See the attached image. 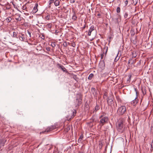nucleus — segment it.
<instances>
[{
  "instance_id": "13d9d810",
  "label": "nucleus",
  "mask_w": 153,
  "mask_h": 153,
  "mask_svg": "<svg viewBox=\"0 0 153 153\" xmlns=\"http://www.w3.org/2000/svg\"><path fill=\"white\" fill-rule=\"evenodd\" d=\"M103 56V54H102L101 55V58H102Z\"/></svg>"
},
{
  "instance_id": "9b49d317",
  "label": "nucleus",
  "mask_w": 153,
  "mask_h": 153,
  "mask_svg": "<svg viewBox=\"0 0 153 153\" xmlns=\"http://www.w3.org/2000/svg\"><path fill=\"white\" fill-rule=\"evenodd\" d=\"M61 0H55L54 1V4L55 6L57 7L59 6L60 5V1Z\"/></svg>"
},
{
  "instance_id": "aec40b11",
  "label": "nucleus",
  "mask_w": 153,
  "mask_h": 153,
  "mask_svg": "<svg viewBox=\"0 0 153 153\" xmlns=\"http://www.w3.org/2000/svg\"><path fill=\"white\" fill-rule=\"evenodd\" d=\"M106 115V114L105 112H102L100 116L99 117V118H101V117H106L105 116Z\"/></svg>"
},
{
  "instance_id": "37998d69",
  "label": "nucleus",
  "mask_w": 153,
  "mask_h": 153,
  "mask_svg": "<svg viewBox=\"0 0 153 153\" xmlns=\"http://www.w3.org/2000/svg\"><path fill=\"white\" fill-rule=\"evenodd\" d=\"M46 49L47 51H49L50 50V48L49 47L46 48Z\"/></svg>"
},
{
  "instance_id": "c85d7f7f",
  "label": "nucleus",
  "mask_w": 153,
  "mask_h": 153,
  "mask_svg": "<svg viewBox=\"0 0 153 153\" xmlns=\"http://www.w3.org/2000/svg\"><path fill=\"white\" fill-rule=\"evenodd\" d=\"M77 17L74 14V15L72 16V19L74 20H76L77 19Z\"/></svg>"
},
{
  "instance_id": "c03bdc74",
  "label": "nucleus",
  "mask_w": 153,
  "mask_h": 153,
  "mask_svg": "<svg viewBox=\"0 0 153 153\" xmlns=\"http://www.w3.org/2000/svg\"><path fill=\"white\" fill-rule=\"evenodd\" d=\"M41 38L42 39H45V36H44L43 35H42V36L41 37Z\"/></svg>"
},
{
  "instance_id": "4d7b16f0",
  "label": "nucleus",
  "mask_w": 153,
  "mask_h": 153,
  "mask_svg": "<svg viewBox=\"0 0 153 153\" xmlns=\"http://www.w3.org/2000/svg\"><path fill=\"white\" fill-rule=\"evenodd\" d=\"M151 148L152 149H151V151L152 150L153 151V146L152 147V145H151Z\"/></svg>"
},
{
  "instance_id": "a878e982",
  "label": "nucleus",
  "mask_w": 153,
  "mask_h": 153,
  "mask_svg": "<svg viewBox=\"0 0 153 153\" xmlns=\"http://www.w3.org/2000/svg\"><path fill=\"white\" fill-rule=\"evenodd\" d=\"M73 78L76 81H77L78 80V78L77 77V76L76 75H74L73 76Z\"/></svg>"
},
{
  "instance_id": "393cba45",
  "label": "nucleus",
  "mask_w": 153,
  "mask_h": 153,
  "mask_svg": "<svg viewBox=\"0 0 153 153\" xmlns=\"http://www.w3.org/2000/svg\"><path fill=\"white\" fill-rule=\"evenodd\" d=\"M99 109V106L97 105L95 107L94 111H95L96 112Z\"/></svg>"
},
{
  "instance_id": "f257e3e1",
  "label": "nucleus",
  "mask_w": 153,
  "mask_h": 153,
  "mask_svg": "<svg viewBox=\"0 0 153 153\" xmlns=\"http://www.w3.org/2000/svg\"><path fill=\"white\" fill-rule=\"evenodd\" d=\"M126 112V108L124 105L119 107L117 111V114L119 116L123 115Z\"/></svg>"
},
{
  "instance_id": "c9c22d12",
  "label": "nucleus",
  "mask_w": 153,
  "mask_h": 153,
  "mask_svg": "<svg viewBox=\"0 0 153 153\" xmlns=\"http://www.w3.org/2000/svg\"><path fill=\"white\" fill-rule=\"evenodd\" d=\"M128 14L127 13H125L124 14V18L125 19L126 18L128 17Z\"/></svg>"
},
{
  "instance_id": "a211bd4d",
  "label": "nucleus",
  "mask_w": 153,
  "mask_h": 153,
  "mask_svg": "<svg viewBox=\"0 0 153 153\" xmlns=\"http://www.w3.org/2000/svg\"><path fill=\"white\" fill-rule=\"evenodd\" d=\"M94 25H92L90 27L89 30V31L91 33L92 31L94 30Z\"/></svg>"
},
{
  "instance_id": "7ed1b4c3",
  "label": "nucleus",
  "mask_w": 153,
  "mask_h": 153,
  "mask_svg": "<svg viewBox=\"0 0 153 153\" xmlns=\"http://www.w3.org/2000/svg\"><path fill=\"white\" fill-rule=\"evenodd\" d=\"M56 127V126H55V125H51L50 126L47 128L45 131L40 132V134H45L46 133L50 132L55 129Z\"/></svg>"
},
{
  "instance_id": "0eeeda50",
  "label": "nucleus",
  "mask_w": 153,
  "mask_h": 153,
  "mask_svg": "<svg viewBox=\"0 0 153 153\" xmlns=\"http://www.w3.org/2000/svg\"><path fill=\"white\" fill-rule=\"evenodd\" d=\"M91 93L94 95V96H97V91L95 88H91Z\"/></svg>"
},
{
  "instance_id": "2f4dec72",
  "label": "nucleus",
  "mask_w": 153,
  "mask_h": 153,
  "mask_svg": "<svg viewBox=\"0 0 153 153\" xmlns=\"http://www.w3.org/2000/svg\"><path fill=\"white\" fill-rule=\"evenodd\" d=\"M130 33L132 36H134L135 34V33L133 30H131Z\"/></svg>"
},
{
  "instance_id": "1a4fd4ad",
  "label": "nucleus",
  "mask_w": 153,
  "mask_h": 153,
  "mask_svg": "<svg viewBox=\"0 0 153 153\" xmlns=\"http://www.w3.org/2000/svg\"><path fill=\"white\" fill-rule=\"evenodd\" d=\"M117 130L120 131L122 132L123 130V125H116Z\"/></svg>"
},
{
  "instance_id": "052dcab7",
  "label": "nucleus",
  "mask_w": 153,
  "mask_h": 153,
  "mask_svg": "<svg viewBox=\"0 0 153 153\" xmlns=\"http://www.w3.org/2000/svg\"><path fill=\"white\" fill-rule=\"evenodd\" d=\"M117 0V1H119L120 2L121 1V0Z\"/></svg>"
},
{
  "instance_id": "69168bd1",
  "label": "nucleus",
  "mask_w": 153,
  "mask_h": 153,
  "mask_svg": "<svg viewBox=\"0 0 153 153\" xmlns=\"http://www.w3.org/2000/svg\"><path fill=\"white\" fill-rule=\"evenodd\" d=\"M16 44L15 43H13V44Z\"/></svg>"
},
{
  "instance_id": "338daca9",
  "label": "nucleus",
  "mask_w": 153,
  "mask_h": 153,
  "mask_svg": "<svg viewBox=\"0 0 153 153\" xmlns=\"http://www.w3.org/2000/svg\"><path fill=\"white\" fill-rule=\"evenodd\" d=\"M110 153H111V152Z\"/></svg>"
},
{
  "instance_id": "6ab92c4d",
  "label": "nucleus",
  "mask_w": 153,
  "mask_h": 153,
  "mask_svg": "<svg viewBox=\"0 0 153 153\" xmlns=\"http://www.w3.org/2000/svg\"><path fill=\"white\" fill-rule=\"evenodd\" d=\"M137 56L135 52L133 51L132 52V58L136 57Z\"/></svg>"
},
{
  "instance_id": "c756f323",
  "label": "nucleus",
  "mask_w": 153,
  "mask_h": 153,
  "mask_svg": "<svg viewBox=\"0 0 153 153\" xmlns=\"http://www.w3.org/2000/svg\"><path fill=\"white\" fill-rule=\"evenodd\" d=\"M70 129V126H68L67 128L66 129H65V131L66 132H68V131Z\"/></svg>"
},
{
  "instance_id": "5fc2aeb1",
  "label": "nucleus",
  "mask_w": 153,
  "mask_h": 153,
  "mask_svg": "<svg viewBox=\"0 0 153 153\" xmlns=\"http://www.w3.org/2000/svg\"><path fill=\"white\" fill-rule=\"evenodd\" d=\"M85 25H84V26L83 27V29H85Z\"/></svg>"
},
{
  "instance_id": "bb28decb",
  "label": "nucleus",
  "mask_w": 153,
  "mask_h": 153,
  "mask_svg": "<svg viewBox=\"0 0 153 153\" xmlns=\"http://www.w3.org/2000/svg\"><path fill=\"white\" fill-rule=\"evenodd\" d=\"M104 50L105 51V54L106 55V54L107 52L108 48L107 47L105 46L104 48Z\"/></svg>"
},
{
  "instance_id": "dca6fc26",
  "label": "nucleus",
  "mask_w": 153,
  "mask_h": 153,
  "mask_svg": "<svg viewBox=\"0 0 153 153\" xmlns=\"http://www.w3.org/2000/svg\"><path fill=\"white\" fill-rule=\"evenodd\" d=\"M18 32H14V31L13 32V37L14 38H19L18 36H17Z\"/></svg>"
},
{
  "instance_id": "603ef678",
  "label": "nucleus",
  "mask_w": 153,
  "mask_h": 153,
  "mask_svg": "<svg viewBox=\"0 0 153 153\" xmlns=\"http://www.w3.org/2000/svg\"><path fill=\"white\" fill-rule=\"evenodd\" d=\"M81 141V140L80 139H79L78 140V142H80Z\"/></svg>"
},
{
  "instance_id": "09e8293b",
  "label": "nucleus",
  "mask_w": 153,
  "mask_h": 153,
  "mask_svg": "<svg viewBox=\"0 0 153 153\" xmlns=\"http://www.w3.org/2000/svg\"><path fill=\"white\" fill-rule=\"evenodd\" d=\"M28 33L29 34L30 36V37H31V33L30 32L28 31Z\"/></svg>"
},
{
  "instance_id": "5701e85b",
  "label": "nucleus",
  "mask_w": 153,
  "mask_h": 153,
  "mask_svg": "<svg viewBox=\"0 0 153 153\" xmlns=\"http://www.w3.org/2000/svg\"><path fill=\"white\" fill-rule=\"evenodd\" d=\"M52 25L51 23H48L46 25V27L49 28H51Z\"/></svg>"
},
{
  "instance_id": "4468645a",
  "label": "nucleus",
  "mask_w": 153,
  "mask_h": 153,
  "mask_svg": "<svg viewBox=\"0 0 153 153\" xmlns=\"http://www.w3.org/2000/svg\"><path fill=\"white\" fill-rule=\"evenodd\" d=\"M113 102V100L111 98H108L107 100V102L108 104L109 105L112 104Z\"/></svg>"
},
{
  "instance_id": "0e129e2a",
  "label": "nucleus",
  "mask_w": 153,
  "mask_h": 153,
  "mask_svg": "<svg viewBox=\"0 0 153 153\" xmlns=\"http://www.w3.org/2000/svg\"><path fill=\"white\" fill-rule=\"evenodd\" d=\"M23 10L25 9V8H24V7H23Z\"/></svg>"
},
{
  "instance_id": "423d86ee",
  "label": "nucleus",
  "mask_w": 153,
  "mask_h": 153,
  "mask_svg": "<svg viewBox=\"0 0 153 153\" xmlns=\"http://www.w3.org/2000/svg\"><path fill=\"white\" fill-rule=\"evenodd\" d=\"M124 123V120L122 118H120L117 121V124H123Z\"/></svg>"
},
{
  "instance_id": "bf43d9fd",
  "label": "nucleus",
  "mask_w": 153,
  "mask_h": 153,
  "mask_svg": "<svg viewBox=\"0 0 153 153\" xmlns=\"http://www.w3.org/2000/svg\"><path fill=\"white\" fill-rule=\"evenodd\" d=\"M12 4L14 6V7H15V4H14V3L13 2H12Z\"/></svg>"
},
{
  "instance_id": "864d4df0",
  "label": "nucleus",
  "mask_w": 153,
  "mask_h": 153,
  "mask_svg": "<svg viewBox=\"0 0 153 153\" xmlns=\"http://www.w3.org/2000/svg\"><path fill=\"white\" fill-rule=\"evenodd\" d=\"M78 153H83V152H82L78 151Z\"/></svg>"
},
{
  "instance_id": "e433bc0d",
  "label": "nucleus",
  "mask_w": 153,
  "mask_h": 153,
  "mask_svg": "<svg viewBox=\"0 0 153 153\" xmlns=\"http://www.w3.org/2000/svg\"><path fill=\"white\" fill-rule=\"evenodd\" d=\"M63 46L64 47H66L67 46V43L66 42H64L63 44Z\"/></svg>"
},
{
  "instance_id": "39448f33",
  "label": "nucleus",
  "mask_w": 153,
  "mask_h": 153,
  "mask_svg": "<svg viewBox=\"0 0 153 153\" xmlns=\"http://www.w3.org/2000/svg\"><path fill=\"white\" fill-rule=\"evenodd\" d=\"M38 6V3H36L35 4V6L33 7L32 12L33 13H36L38 11L37 7Z\"/></svg>"
},
{
  "instance_id": "6e6552de",
  "label": "nucleus",
  "mask_w": 153,
  "mask_h": 153,
  "mask_svg": "<svg viewBox=\"0 0 153 153\" xmlns=\"http://www.w3.org/2000/svg\"><path fill=\"white\" fill-rule=\"evenodd\" d=\"M82 100L80 98L76 99V106H79L82 103Z\"/></svg>"
},
{
  "instance_id": "ddd939ff",
  "label": "nucleus",
  "mask_w": 153,
  "mask_h": 153,
  "mask_svg": "<svg viewBox=\"0 0 153 153\" xmlns=\"http://www.w3.org/2000/svg\"><path fill=\"white\" fill-rule=\"evenodd\" d=\"M59 68H60L64 72H65L66 70V68L62 65H61L60 64H58Z\"/></svg>"
},
{
  "instance_id": "ea45409f",
  "label": "nucleus",
  "mask_w": 153,
  "mask_h": 153,
  "mask_svg": "<svg viewBox=\"0 0 153 153\" xmlns=\"http://www.w3.org/2000/svg\"><path fill=\"white\" fill-rule=\"evenodd\" d=\"M59 31L57 30H56L54 33L56 35H58V33H59Z\"/></svg>"
},
{
  "instance_id": "7c9ffc66",
  "label": "nucleus",
  "mask_w": 153,
  "mask_h": 153,
  "mask_svg": "<svg viewBox=\"0 0 153 153\" xmlns=\"http://www.w3.org/2000/svg\"><path fill=\"white\" fill-rule=\"evenodd\" d=\"M50 16L49 15H47L45 17V19L47 20H49L50 19Z\"/></svg>"
},
{
  "instance_id": "a18cd8bd",
  "label": "nucleus",
  "mask_w": 153,
  "mask_h": 153,
  "mask_svg": "<svg viewBox=\"0 0 153 153\" xmlns=\"http://www.w3.org/2000/svg\"><path fill=\"white\" fill-rule=\"evenodd\" d=\"M91 32L88 31V36H90L91 35Z\"/></svg>"
},
{
  "instance_id": "4be33fe9",
  "label": "nucleus",
  "mask_w": 153,
  "mask_h": 153,
  "mask_svg": "<svg viewBox=\"0 0 153 153\" xmlns=\"http://www.w3.org/2000/svg\"><path fill=\"white\" fill-rule=\"evenodd\" d=\"M54 0H50L49 1L48 3H49V7H51V5H50L51 4L54 3Z\"/></svg>"
},
{
  "instance_id": "f8f14e48",
  "label": "nucleus",
  "mask_w": 153,
  "mask_h": 153,
  "mask_svg": "<svg viewBox=\"0 0 153 153\" xmlns=\"http://www.w3.org/2000/svg\"><path fill=\"white\" fill-rule=\"evenodd\" d=\"M138 102V99L136 98L131 102V104L133 105H135Z\"/></svg>"
},
{
  "instance_id": "680f3d73",
  "label": "nucleus",
  "mask_w": 153,
  "mask_h": 153,
  "mask_svg": "<svg viewBox=\"0 0 153 153\" xmlns=\"http://www.w3.org/2000/svg\"><path fill=\"white\" fill-rule=\"evenodd\" d=\"M23 10L25 9V8H24V7H23Z\"/></svg>"
},
{
  "instance_id": "473e14b6",
  "label": "nucleus",
  "mask_w": 153,
  "mask_h": 153,
  "mask_svg": "<svg viewBox=\"0 0 153 153\" xmlns=\"http://www.w3.org/2000/svg\"><path fill=\"white\" fill-rule=\"evenodd\" d=\"M71 46L74 47H75L76 46L75 43L74 42L72 43L71 44Z\"/></svg>"
},
{
  "instance_id": "f3484780",
  "label": "nucleus",
  "mask_w": 153,
  "mask_h": 153,
  "mask_svg": "<svg viewBox=\"0 0 153 153\" xmlns=\"http://www.w3.org/2000/svg\"><path fill=\"white\" fill-rule=\"evenodd\" d=\"M94 76V74H92V73L91 74L89 75V76L88 77V79H89V80H91L92 78Z\"/></svg>"
},
{
  "instance_id": "e2e57ef3",
  "label": "nucleus",
  "mask_w": 153,
  "mask_h": 153,
  "mask_svg": "<svg viewBox=\"0 0 153 153\" xmlns=\"http://www.w3.org/2000/svg\"><path fill=\"white\" fill-rule=\"evenodd\" d=\"M23 10L25 9V8H24V7H23Z\"/></svg>"
},
{
  "instance_id": "cd10ccee",
  "label": "nucleus",
  "mask_w": 153,
  "mask_h": 153,
  "mask_svg": "<svg viewBox=\"0 0 153 153\" xmlns=\"http://www.w3.org/2000/svg\"><path fill=\"white\" fill-rule=\"evenodd\" d=\"M17 113L18 114L20 115V116H22V115H23V114L22 111H18L17 112Z\"/></svg>"
},
{
  "instance_id": "412c9836",
  "label": "nucleus",
  "mask_w": 153,
  "mask_h": 153,
  "mask_svg": "<svg viewBox=\"0 0 153 153\" xmlns=\"http://www.w3.org/2000/svg\"><path fill=\"white\" fill-rule=\"evenodd\" d=\"M6 20L7 22H10L12 20V18L11 17H7L6 19Z\"/></svg>"
},
{
  "instance_id": "72a5a7b5",
  "label": "nucleus",
  "mask_w": 153,
  "mask_h": 153,
  "mask_svg": "<svg viewBox=\"0 0 153 153\" xmlns=\"http://www.w3.org/2000/svg\"><path fill=\"white\" fill-rule=\"evenodd\" d=\"M51 45L53 47H54L56 46V43L55 42H52Z\"/></svg>"
},
{
  "instance_id": "f704fd0d",
  "label": "nucleus",
  "mask_w": 153,
  "mask_h": 153,
  "mask_svg": "<svg viewBox=\"0 0 153 153\" xmlns=\"http://www.w3.org/2000/svg\"><path fill=\"white\" fill-rule=\"evenodd\" d=\"M132 60V59H130L128 61V64L131 63V64Z\"/></svg>"
},
{
  "instance_id": "4c0bfd02",
  "label": "nucleus",
  "mask_w": 153,
  "mask_h": 153,
  "mask_svg": "<svg viewBox=\"0 0 153 153\" xmlns=\"http://www.w3.org/2000/svg\"><path fill=\"white\" fill-rule=\"evenodd\" d=\"M83 138V135L82 134L79 137V139H80L81 140H82Z\"/></svg>"
},
{
  "instance_id": "49530a36",
  "label": "nucleus",
  "mask_w": 153,
  "mask_h": 153,
  "mask_svg": "<svg viewBox=\"0 0 153 153\" xmlns=\"http://www.w3.org/2000/svg\"><path fill=\"white\" fill-rule=\"evenodd\" d=\"M101 16V15L100 13H98L97 14V16H99V18H100V17Z\"/></svg>"
},
{
  "instance_id": "6e6d98bb",
  "label": "nucleus",
  "mask_w": 153,
  "mask_h": 153,
  "mask_svg": "<svg viewBox=\"0 0 153 153\" xmlns=\"http://www.w3.org/2000/svg\"><path fill=\"white\" fill-rule=\"evenodd\" d=\"M134 89H135V91L136 92V94H137V91L136 88H135Z\"/></svg>"
},
{
  "instance_id": "2eb2a0df",
  "label": "nucleus",
  "mask_w": 153,
  "mask_h": 153,
  "mask_svg": "<svg viewBox=\"0 0 153 153\" xmlns=\"http://www.w3.org/2000/svg\"><path fill=\"white\" fill-rule=\"evenodd\" d=\"M18 37L19 39V40L21 41H24L25 39V37L24 34H22L21 36L20 35Z\"/></svg>"
},
{
  "instance_id": "a19ab883",
  "label": "nucleus",
  "mask_w": 153,
  "mask_h": 153,
  "mask_svg": "<svg viewBox=\"0 0 153 153\" xmlns=\"http://www.w3.org/2000/svg\"><path fill=\"white\" fill-rule=\"evenodd\" d=\"M70 2L71 3H73L75 2V0H70Z\"/></svg>"
},
{
  "instance_id": "58836bf2",
  "label": "nucleus",
  "mask_w": 153,
  "mask_h": 153,
  "mask_svg": "<svg viewBox=\"0 0 153 153\" xmlns=\"http://www.w3.org/2000/svg\"><path fill=\"white\" fill-rule=\"evenodd\" d=\"M128 3V0H126L124 2L125 6H127V5Z\"/></svg>"
},
{
  "instance_id": "9d476101",
  "label": "nucleus",
  "mask_w": 153,
  "mask_h": 153,
  "mask_svg": "<svg viewBox=\"0 0 153 153\" xmlns=\"http://www.w3.org/2000/svg\"><path fill=\"white\" fill-rule=\"evenodd\" d=\"M20 14L16 13L15 15V19L17 21H20L21 20Z\"/></svg>"
},
{
  "instance_id": "f03ea898",
  "label": "nucleus",
  "mask_w": 153,
  "mask_h": 153,
  "mask_svg": "<svg viewBox=\"0 0 153 153\" xmlns=\"http://www.w3.org/2000/svg\"><path fill=\"white\" fill-rule=\"evenodd\" d=\"M69 113L68 115H67V120L68 121L70 120L71 118H73L76 115V111L75 110L71 111H69Z\"/></svg>"
},
{
  "instance_id": "20e7f679",
  "label": "nucleus",
  "mask_w": 153,
  "mask_h": 153,
  "mask_svg": "<svg viewBox=\"0 0 153 153\" xmlns=\"http://www.w3.org/2000/svg\"><path fill=\"white\" fill-rule=\"evenodd\" d=\"M100 119V122L101 123L107 124L108 121V119L107 117H103L99 118Z\"/></svg>"
},
{
  "instance_id": "b1692460",
  "label": "nucleus",
  "mask_w": 153,
  "mask_h": 153,
  "mask_svg": "<svg viewBox=\"0 0 153 153\" xmlns=\"http://www.w3.org/2000/svg\"><path fill=\"white\" fill-rule=\"evenodd\" d=\"M117 12L118 13H119L120 12V7H117L116 9Z\"/></svg>"
},
{
  "instance_id": "de8ad7c7",
  "label": "nucleus",
  "mask_w": 153,
  "mask_h": 153,
  "mask_svg": "<svg viewBox=\"0 0 153 153\" xmlns=\"http://www.w3.org/2000/svg\"><path fill=\"white\" fill-rule=\"evenodd\" d=\"M116 20V23H118V18H116L115 19Z\"/></svg>"
},
{
  "instance_id": "8fccbe9b",
  "label": "nucleus",
  "mask_w": 153,
  "mask_h": 153,
  "mask_svg": "<svg viewBox=\"0 0 153 153\" xmlns=\"http://www.w3.org/2000/svg\"><path fill=\"white\" fill-rule=\"evenodd\" d=\"M135 62V61H134L133 60H132V64H133Z\"/></svg>"
},
{
  "instance_id": "3c124183",
  "label": "nucleus",
  "mask_w": 153,
  "mask_h": 153,
  "mask_svg": "<svg viewBox=\"0 0 153 153\" xmlns=\"http://www.w3.org/2000/svg\"><path fill=\"white\" fill-rule=\"evenodd\" d=\"M131 76L130 75L129 76V79H128V81H130V78H131Z\"/></svg>"
},
{
  "instance_id": "79ce46f5",
  "label": "nucleus",
  "mask_w": 153,
  "mask_h": 153,
  "mask_svg": "<svg viewBox=\"0 0 153 153\" xmlns=\"http://www.w3.org/2000/svg\"><path fill=\"white\" fill-rule=\"evenodd\" d=\"M151 132H153V126H152L151 127Z\"/></svg>"
}]
</instances>
